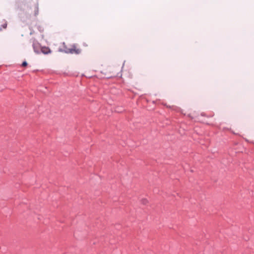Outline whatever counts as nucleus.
<instances>
[{
    "mask_svg": "<svg viewBox=\"0 0 254 254\" xmlns=\"http://www.w3.org/2000/svg\"><path fill=\"white\" fill-rule=\"evenodd\" d=\"M33 48L34 50V51L37 53L39 54L40 53V50H41V46L40 44L36 40H34L32 44Z\"/></svg>",
    "mask_w": 254,
    "mask_h": 254,
    "instance_id": "1",
    "label": "nucleus"
},
{
    "mask_svg": "<svg viewBox=\"0 0 254 254\" xmlns=\"http://www.w3.org/2000/svg\"><path fill=\"white\" fill-rule=\"evenodd\" d=\"M40 52L44 54H48L51 53V50L49 48L42 47L40 50Z\"/></svg>",
    "mask_w": 254,
    "mask_h": 254,
    "instance_id": "2",
    "label": "nucleus"
},
{
    "mask_svg": "<svg viewBox=\"0 0 254 254\" xmlns=\"http://www.w3.org/2000/svg\"><path fill=\"white\" fill-rule=\"evenodd\" d=\"M70 50L72 52L71 54L75 53L78 54L80 53V50L76 49V47L74 45H73L71 48H70Z\"/></svg>",
    "mask_w": 254,
    "mask_h": 254,
    "instance_id": "3",
    "label": "nucleus"
},
{
    "mask_svg": "<svg viewBox=\"0 0 254 254\" xmlns=\"http://www.w3.org/2000/svg\"><path fill=\"white\" fill-rule=\"evenodd\" d=\"M39 13V6L38 4L36 3L35 5V9H34V15L35 16H37Z\"/></svg>",
    "mask_w": 254,
    "mask_h": 254,
    "instance_id": "4",
    "label": "nucleus"
},
{
    "mask_svg": "<svg viewBox=\"0 0 254 254\" xmlns=\"http://www.w3.org/2000/svg\"><path fill=\"white\" fill-rule=\"evenodd\" d=\"M64 51L65 53L67 54H70L72 53V52L70 50V48H66L65 50H64Z\"/></svg>",
    "mask_w": 254,
    "mask_h": 254,
    "instance_id": "5",
    "label": "nucleus"
},
{
    "mask_svg": "<svg viewBox=\"0 0 254 254\" xmlns=\"http://www.w3.org/2000/svg\"><path fill=\"white\" fill-rule=\"evenodd\" d=\"M147 200L146 199H143L142 200V203L143 204H145L147 203Z\"/></svg>",
    "mask_w": 254,
    "mask_h": 254,
    "instance_id": "6",
    "label": "nucleus"
},
{
    "mask_svg": "<svg viewBox=\"0 0 254 254\" xmlns=\"http://www.w3.org/2000/svg\"><path fill=\"white\" fill-rule=\"evenodd\" d=\"M27 65V63L26 61H24L22 64V66H25Z\"/></svg>",
    "mask_w": 254,
    "mask_h": 254,
    "instance_id": "7",
    "label": "nucleus"
},
{
    "mask_svg": "<svg viewBox=\"0 0 254 254\" xmlns=\"http://www.w3.org/2000/svg\"><path fill=\"white\" fill-rule=\"evenodd\" d=\"M1 26L3 28H6V26H7V24L6 23H4L3 24V25H1Z\"/></svg>",
    "mask_w": 254,
    "mask_h": 254,
    "instance_id": "8",
    "label": "nucleus"
}]
</instances>
